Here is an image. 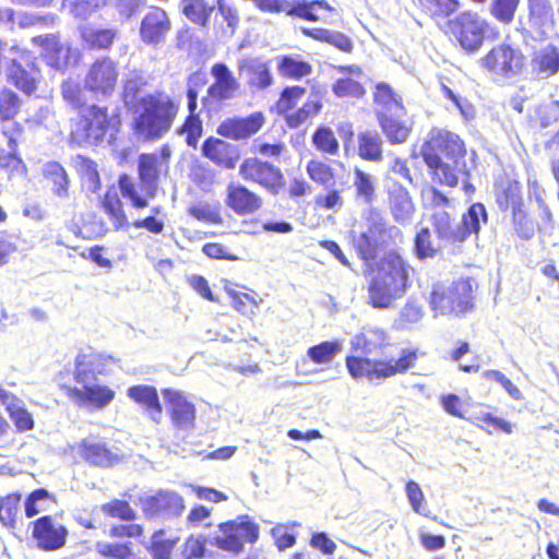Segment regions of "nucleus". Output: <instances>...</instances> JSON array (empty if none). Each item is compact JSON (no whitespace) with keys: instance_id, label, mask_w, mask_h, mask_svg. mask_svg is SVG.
<instances>
[{"instance_id":"41","label":"nucleus","mask_w":559,"mask_h":559,"mask_svg":"<svg viewBox=\"0 0 559 559\" xmlns=\"http://www.w3.org/2000/svg\"><path fill=\"white\" fill-rule=\"evenodd\" d=\"M481 222H487L486 209L480 203H474L462 216V221L459 224V231L464 234V240L471 234H478Z\"/></svg>"},{"instance_id":"21","label":"nucleus","mask_w":559,"mask_h":559,"mask_svg":"<svg viewBox=\"0 0 559 559\" xmlns=\"http://www.w3.org/2000/svg\"><path fill=\"white\" fill-rule=\"evenodd\" d=\"M262 114L254 112L246 118H229L217 128V133L224 138L242 140L255 134L262 127Z\"/></svg>"},{"instance_id":"29","label":"nucleus","mask_w":559,"mask_h":559,"mask_svg":"<svg viewBox=\"0 0 559 559\" xmlns=\"http://www.w3.org/2000/svg\"><path fill=\"white\" fill-rule=\"evenodd\" d=\"M227 190V205L239 215L252 214L262 205L261 198L243 186L230 185Z\"/></svg>"},{"instance_id":"10","label":"nucleus","mask_w":559,"mask_h":559,"mask_svg":"<svg viewBox=\"0 0 559 559\" xmlns=\"http://www.w3.org/2000/svg\"><path fill=\"white\" fill-rule=\"evenodd\" d=\"M395 227H388L383 218L377 214H370L366 230L356 239V247L366 261L376 257L377 250L388 245L393 234H397Z\"/></svg>"},{"instance_id":"32","label":"nucleus","mask_w":559,"mask_h":559,"mask_svg":"<svg viewBox=\"0 0 559 559\" xmlns=\"http://www.w3.org/2000/svg\"><path fill=\"white\" fill-rule=\"evenodd\" d=\"M341 73L349 74L348 78H341L333 84V92L338 97H356L364 96L365 88L357 81L362 76V70L357 66L340 67Z\"/></svg>"},{"instance_id":"1","label":"nucleus","mask_w":559,"mask_h":559,"mask_svg":"<svg viewBox=\"0 0 559 559\" xmlns=\"http://www.w3.org/2000/svg\"><path fill=\"white\" fill-rule=\"evenodd\" d=\"M146 85L143 72L130 70L123 83V102L127 107L140 105L141 112L134 120L138 134L145 140H157L171 128L179 106L164 93L141 97L140 92Z\"/></svg>"},{"instance_id":"58","label":"nucleus","mask_w":559,"mask_h":559,"mask_svg":"<svg viewBox=\"0 0 559 559\" xmlns=\"http://www.w3.org/2000/svg\"><path fill=\"white\" fill-rule=\"evenodd\" d=\"M20 499V495H9L0 500V521L5 526H14Z\"/></svg>"},{"instance_id":"33","label":"nucleus","mask_w":559,"mask_h":559,"mask_svg":"<svg viewBox=\"0 0 559 559\" xmlns=\"http://www.w3.org/2000/svg\"><path fill=\"white\" fill-rule=\"evenodd\" d=\"M79 452L82 457L94 465L109 466L117 460L104 442L93 437L81 442Z\"/></svg>"},{"instance_id":"44","label":"nucleus","mask_w":559,"mask_h":559,"mask_svg":"<svg viewBox=\"0 0 559 559\" xmlns=\"http://www.w3.org/2000/svg\"><path fill=\"white\" fill-rule=\"evenodd\" d=\"M445 245L428 227L421 228L415 238V250L419 259L432 258Z\"/></svg>"},{"instance_id":"9","label":"nucleus","mask_w":559,"mask_h":559,"mask_svg":"<svg viewBox=\"0 0 559 559\" xmlns=\"http://www.w3.org/2000/svg\"><path fill=\"white\" fill-rule=\"evenodd\" d=\"M108 124L107 110L98 106H91L71 131V143L78 146L97 144L103 141Z\"/></svg>"},{"instance_id":"16","label":"nucleus","mask_w":559,"mask_h":559,"mask_svg":"<svg viewBox=\"0 0 559 559\" xmlns=\"http://www.w3.org/2000/svg\"><path fill=\"white\" fill-rule=\"evenodd\" d=\"M141 507L147 518L178 516L185 508L182 498L174 491H159L156 496L143 498Z\"/></svg>"},{"instance_id":"52","label":"nucleus","mask_w":559,"mask_h":559,"mask_svg":"<svg viewBox=\"0 0 559 559\" xmlns=\"http://www.w3.org/2000/svg\"><path fill=\"white\" fill-rule=\"evenodd\" d=\"M282 4L286 8L284 12H287L289 15H296L308 21H318V16L314 14V8H323L325 10H331L330 5L325 1H301L297 4L289 7L287 3L282 2Z\"/></svg>"},{"instance_id":"62","label":"nucleus","mask_w":559,"mask_h":559,"mask_svg":"<svg viewBox=\"0 0 559 559\" xmlns=\"http://www.w3.org/2000/svg\"><path fill=\"white\" fill-rule=\"evenodd\" d=\"M102 510L112 518H119L124 521H131L135 518L134 511L128 502L121 500H112L102 506Z\"/></svg>"},{"instance_id":"5","label":"nucleus","mask_w":559,"mask_h":559,"mask_svg":"<svg viewBox=\"0 0 559 559\" xmlns=\"http://www.w3.org/2000/svg\"><path fill=\"white\" fill-rule=\"evenodd\" d=\"M473 282L469 278L459 280L445 287L437 284L430 294V307L436 314L460 316L473 308Z\"/></svg>"},{"instance_id":"59","label":"nucleus","mask_w":559,"mask_h":559,"mask_svg":"<svg viewBox=\"0 0 559 559\" xmlns=\"http://www.w3.org/2000/svg\"><path fill=\"white\" fill-rule=\"evenodd\" d=\"M179 133L186 134V142L189 146L195 147L202 135V121L198 115H189L179 129Z\"/></svg>"},{"instance_id":"37","label":"nucleus","mask_w":559,"mask_h":559,"mask_svg":"<svg viewBox=\"0 0 559 559\" xmlns=\"http://www.w3.org/2000/svg\"><path fill=\"white\" fill-rule=\"evenodd\" d=\"M44 176L51 185V190L59 199L69 197L70 180L66 169L57 162H49L44 166Z\"/></svg>"},{"instance_id":"4","label":"nucleus","mask_w":559,"mask_h":559,"mask_svg":"<svg viewBox=\"0 0 559 559\" xmlns=\"http://www.w3.org/2000/svg\"><path fill=\"white\" fill-rule=\"evenodd\" d=\"M418 358L416 349L404 348L400 357L394 359H370L367 357L348 356L346 367L349 374L358 380L366 378L369 381L383 380L413 368Z\"/></svg>"},{"instance_id":"3","label":"nucleus","mask_w":559,"mask_h":559,"mask_svg":"<svg viewBox=\"0 0 559 559\" xmlns=\"http://www.w3.org/2000/svg\"><path fill=\"white\" fill-rule=\"evenodd\" d=\"M411 265L396 252H389L371 269L367 278L368 304L389 309L409 286Z\"/></svg>"},{"instance_id":"42","label":"nucleus","mask_w":559,"mask_h":559,"mask_svg":"<svg viewBox=\"0 0 559 559\" xmlns=\"http://www.w3.org/2000/svg\"><path fill=\"white\" fill-rule=\"evenodd\" d=\"M343 350L341 341H324L307 350L309 359L319 365L331 362Z\"/></svg>"},{"instance_id":"7","label":"nucleus","mask_w":559,"mask_h":559,"mask_svg":"<svg viewBox=\"0 0 559 559\" xmlns=\"http://www.w3.org/2000/svg\"><path fill=\"white\" fill-rule=\"evenodd\" d=\"M258 537L259 526L245 516L219 524L212 544L222 550L238 554L246 543L252 544Z\"/></svg>"},{"instance_id":"49","label":"nucleus","mask_w":559,"mask_h":559,"mask_svg":"<svg viewBox=\"0 0 559 559\" xmlns=\"http://www.w3.org/2000/svg\"><path fill=\"white\" fill-rule=\"evenodd\" d=\"M307 174L311 180L325 188H332L335 183L333 169L321 160H310L307 164Z\"/></svg>"},{"instance_id":"17","label":"nucleus","mask_w":559,"mask_h":559,"mask_svg":"<svg viewBox=\"0 0 559 559\" xmlns=\"http://www.w3.org/2000/svg\"><path fill=\"white\" fill-rule=\"evenodd\" d=\"M21 107L20 97L11 90L0 92V119L2 121V132L9 139L11 151L16 147L15 136L22 132L19 123L13 121Z\"/></svg>"},{"instance_id":"24","label":"nucleus","mask_w":559,"mask_h":559,"mask_svg":"<svg viewBox=\"0 0 559 559\" xmlns=\"http://www.w3.org/2000/svg\"><path fill=\"white\" fill-rule=\"evenodd\" d=\"M389 344L386 332L377 326H365L350 340L353 349L366 356L382 353Z\"/></svg>"},{"instance_id":"14","label":"nucleus","mask_w":559,"mask_h":559,"mask_svg":"<svg viewBox=\"0 0 559 559\" xmlns=\"http://www.w3.org/2000/svg\"><path fill=\"white\" fill-rule=\"evenodd\" d=\"M245 180H251L276 194L282 187L283 176L278 168L258 158H247L239 168Z\"/></svg>"},{"instance_id":"39","label":"nucleus","mask_w":559,"mask_h":559,"mask_svg":"<svg viewBox=\"0 0 559 559\" xmlns=\"http://www.w3.org/2000/svg\"><path fill=\"white\" fill-rule=\"evenodd\" d=\"M103 207L115 229H127L129 222L122 207V202L116 190H109L103 199Z\"/></svg>"},{"instance_id":"18","label":"nucleus","mask_w":559,"mask_h":559,"mask_svg":"<svg viewBox=\"0 0 559 559\" xmlns=\"http://www.w3.org/2000/svg\"><path fill=\"white\" fill-rule=\"evenodd\" d=\"M170 27L171 23L166 11L153 7L141 22V39L147 45H157L165 39Z\"/></svg>"},{"instance_id":"15","label":"nucleus","mask_w":559,"mask_h":559,"mask_svg":"<svg viewBox=\"0 0 559 559\" xmlns=\"http://www.w3.org/2000/svg\"><path fill=\"white\" fill-rule=\"evenodd\" d=\"M164 400L169 408L173 426L180 431L189 432L194 428L195 407L183 392L165 389Z\"/></svg>"},{"instance_id":"48","label":"nucleus","mask_w":559,"mask_h":559,"mask_svg":"<svg viewBox=\"0 0 559 559\" xmlns=\"http://www.w3.org/2000/svg\"><path fill=\"white\" fill-rule=\"evenodd\" d=\"M312 143L318 151L328 155H336L340 150L334 132L328 127H319L314 131Z\"/></svg>"},{"instance_id":"30","label":"nucleus","mask_w":559,"mask_h":559,"mask_svg":"<svg viewBox=\"0 0 559 559\" xmlns=\"http://www.w3.org/2000/svg\"><path fill=\"white\" fill-rule=\"evenodd\" d=\"M390 209L399 223L409 221L414 214L415 207L406 188L396 181L388 186Z\"/></svg>"},{"instance_id":"19","label":"nucleus","mask_w":559,"mask_h":559,"mask_svg":"<svg viewBox=\"0 0 559 559\" xmlns=\"http://www.w3.org/2000/svg\"><path fill=\"white\" fill-rule=\"evenodd\" d=\"M33 524V537L40 549L56 550L66 544L68 530L63 525L53 524L50 516H41Z\"/></svg>"},{"instance_id":"53","label":"nucleus","mask_w":559,"mask_h":559,"mask_svg":"<svg viewBox=\"0 0 559 559\" xmlns=\"http://www.w3.org/2000/svg\"><path fill=\"white\" fill-rule=\"evenodd\" d=\"M74 379L76 383L81 384L80 389L97 384L95 370L85 356H78L76 358Z\"/></svg>"},{"instance_id":"60","label":"nucleus","mask_w":559,"mask_h":559,"mask_svg":"<svg viewBox=\"0 0 559 559\" xmlns=\"http://www.w3.org/2000/svg\"><path fill=\"white\" fill-rule=\"evenodd\" d=\"M406 496L409 501V504L412 506L413 510L416 513H419L424 516H429V511L424 506V502H425L424 492L416 481L409 480L406 484Z\"/></svg>"},{"instance_id":"35","label":"nucleus","mask_w":559,"mask_h":559,"mask_svg":"<svg viewBox=\"0 0 559 559\" xmlns=\"http://www.w3.org/2000/svg\"><path fill=\"white\" fill-rule=\"evenodd\" d=\"M382 138L374 130H366L358 134V155L365 160H382Z\"/></svg>"},{"instance_id":"11","label":"nucleus","mask_w":559,"mask_h":559,"mask_svg":"<svg viewBox=\"0 0 559 559\" xmlns=\"http://www.w3.org/2000/svg\"><path fill=\"white\" fill-rule=\"evenodd\" d=\"M32 43L41 49L45 61L55 70H66L71 60L76 58V50L69 43H61L56 34L34 36Z\"/></svg>"},{"instance_id":"45","label":"nucleus","mask_w":559,"mask_h":559,"mask_svg":"<svg viewBox=\"0 0 559 559\" xmlns=\"http://www.w3.org/2000/svg\"><path fill=\"white\" fill-rule=\"evenodd\" d=\"M354 187L358 200L366 204L373 201L376 197V179L372 175L356 168L354 170Z\"/></svg>"},{"instance_id":"27","label":"nucleus","mask_w":559,"mask_h":559,"mask_svg":"<svg viewBox=\"0 0 559 559\" xmlns=\"http://www.w3.org/2000/svg\"><path fill=\"white\" fill-rule=\"evenodd\" d=\"M431 226L433 234L445 246L452 242L464 240V234L459 231V224H455L452 214L443 209L436 207L431 215Z\"/></svg>"},{"instance_id":"2","label":"nucleus","mask_w":559,"mask_h":559,"mask_svg":"<svg viewBox=\"0 0 559 559\" xmlns=\"http://www.w3.org/2000/svg\"><path fill=\"white\" fill-rule=\"evenodd\" d=\"M465 146L459 135L432 129L423 146V156L435 178L442 185L455 187L460 176H467Z\"/></svg>"},{"instance_id":"36","label":"nucleus","mask_w":559,"mask_h":559,"mask_svg":"<svg viewBox=\"0 0 559 559\" xmlns=\"http://www.w3.org/2000/svg\"><path fill=\"white\" fill-rule=\"evenodd\" d=\"M179 8L191 23L205 27L210 22L215 5L209 4L205 0H181Z\"/></svg>"},{"instance_id":"28","label":"nucleus","mask_w":559,"mask_h":559,"mask_svg":"<svg viewBox=\"0 0 559 559\" xmlns=\"http://www.w3.org/2000/svg\"><path fill=\"white\" fill-rule=\"evenodd\" d=\"M127 395L141 405L153 421L158 424L162 420L163 409L157 390L154 386L144 384L133 385L128 389Z\"/></svg>"},{"instance_id":"38","label":"nucleus","mask_w":559,"mask_h":559,"mask_svg":"<svg viewBox=\"0 0 559 559\" xmlns=\"http://www.w3.org/2000/svg\"><path fill=\"white\" fill-rule=\"evenodd\" d=\"M302 33L316 40L328 43L341 51L350 52L353 50V41L345 34L325 28H302Z\"/></svg>"},{"instance_id":"34","label":"nucleus","mask_w":559,"mask_h":559,"mask_svg":"<svg viewBox=\"0 0 559 559\" xmlns=\"http://www.w3.org/2000/svg\"><path fill=\"white\" fill-rule=\"evenodd\" d=\"M80 35L83 44L88 49H109L117 38L118 31L115 28H97L92 25L80 27Z\"/></svg>"},{"instance_id":"56","label":"nucleus","mask_w":559,"mask_h":559,"mask_svg":"<svg viewBox=\"0 0 559 559\" xmlns=\"http://www.w3.org/2000/svg\"><path fill=\"white\" fill-rule=\"evenodd\" d=\"M518 201V194L511 191L510 195H507L506 206L508 207L509 203H511L513 207L514 224L518 235L523 239H530L534 235V228L532 224L525 218L521 211H515Z\"/></svg>"},{"instance_id":"13","label":"nucleus","mask_w":559,"mask_h":559,"mask_svg":"<svg viewBox=\"0 0 559 559\" xmlns=\"http://www.w3.org/2000/svg\"><path fill=\"white\" fill-rule=\"evenodd\" d=\"M40 71L35 63V58L23 50L19 59H12L8 69V78L12 84L27 95L37 88Z\"/></svg>"},{"instance_id":"47","label":"nucleus","mask_w":559,"mask_h":559,"mask_svg":"<svg viewBox=\"0 0 559 559\" xmlns=\"http://www.w3.org/2000/svg\"><path fill=\"white\" fill-rule=\"evenodd\" d=\"M520 0H491L490 14L501 24L509 25L513 22Z\"/></svg>"},{"instance_id":"55","label":"nucleus","mask_w":559,"mask_h":559,"mask_svg":"<svg viewBox=\"0 0 559 559\" xmlns=\"http://www.w3.org/2000/svg\"><path fill=\"white\" fill-rule=\"evenodd\" d=\"M119 189L123 198H127L131 201L133 207L135 209H144L147 206V198L143 193L141 195L136 189L135 183L132 178L128 175H122L119 178Z\"/></svg>"},{"instance_id":"63","label":"nucleus","mask_w":559,"mask_h":559,"mask_svg":"<svg viewBox=\"0 0 559 559\" xmlns=\"http://www.w3.org/2000/svg\"><path fill=\"white\" fill-rule=\"evenodd\" d=\"M96 550L102 556L112 559H129L131 557V550L123 544L98 542L96 544Z\"/></svg>"},{"instance_id":"46","label":"nucleus","mask_w":559,"mask_h":559,"mask_svg":"<svg viewBox=\"0 0 559 559\" xmlns=\"http://www.w3.org/2000/svg\"><path fill=\"white\" fill-rule=\"evenodd\" d=\"M396 118V116H389L378 121L391 143H403L409 135V128Z\"/></svg>"},{"instance_id":"25","label":"nucleus","mask_w":559,"mask_h":559,"mask_svg":"<svg viewBox=\"0 0 559 559\" xmlns=\"http://www.w3.org/2000/svg\"><path fill=\"white\" fill-rule=\"evenodd\" d=\"M203 155L216 165L226 169H234L239 160L236 146L216 138H209L202 145Z\"/></svg>"},{"instance_id":"26","label":"nucleus","mask_w":559,"mask_h":559,"mask_svg":"<svg viewBox=\"0 0 559 559\" xmlns=\"http://www.w3.org/2000/svg\"><path fill=\"white\" fill-rule=\"evenodd\" d=\"M239 75L252 88H265L272 84V75L266 62L259 58H242L238 61Z\"/></svg>"},{"instance_id":"20","label":"nucleus","mask_w":559,"mask_h":559,"mask_svg":"<svg viewBox=\"0 0 559 559\" xmlns=\"http://www.w3.org/2000/svg\"><path fill=\"white\" fill-rule=\"evenodd\" d=\"M214 82L207 88V95L214 100L233 99L240 87L239 82L225 63H215L211 68Z\"/></svg>"},{"instance_id":"8","label":"nucleus","mask_w":559,"mask_h":559,"mask_svg":"<svg viewBox=\"0 0 559 559\" xmlns=\"http://www.w3.org/2000/svg\"><path fill=\"white\" fill-rule=\"evenodd\" d=\"M487 22L474 12L461 13L449 21L451 35L469 53L478 51L483 46Z\"/></svg>"},{"instance_id":"51","label":"nucleus","mask_w":559,"mask_h":559,"mask_svg":"<svg viewBox=\"0 0 559 559\" xmlns=\"http://www.w3.org/2000/svg\"><path fill=\"white\" fill-rule=\"evenodd\" d=\"M278 71L284 76L301 79L310 74L311 66L293 57H283L278 64Z\"/></svg>"},{"instance_id":"31","label":"nucleus","mask_w":559,"mask_h":559,"mask_svg":"<svg viewBox=\"0 0 559 559\" xmlns=\"http://www.w3.org/2000/svg\"><path fill=\"white\" fill-rule=\"evenodd\" d=\"M159 158L154 154H142L139 158L141 192L153 198L157 189Z\"/></svg>"},{"instance_id":"22","label":"nucleus","mask_w":559,"mask_h":559,"mask_svg":"<svg viewBox=\"0 0 559 559\" xmlns=\"http://www.w3.org/2000/svg\"><path fill=\"white\" fill-rule=\"evenodd\" d=\"M115 391L106 385L94 384L86 389L79 386L69 389V396L79 406L103 409L107 407L115 399Z\"/></svg>"},{"instance_id":"40","label":"nucleus","mask_w":559,"mask_h":559,"mask_svg":"<svg viewBox=\"0 0 559 559\" xmlns=\"http://www.w3.org/2000/svg\"><path fill=\"white\" fill-rule=\"evenodd\" d=\"M533 68L543 78H549L559 71V51L548 46L535 53Z\"/></svg>"},{"instance_id":"64","label":"nucleus","mask_w":559,"mask_h":559,"mask_svg":"<svg viewBox=\"0 0 559 559\" xmlns=\"http://www.w3.org/2000/svg\"><path fill=\"white\" fill-rule=\"evenodd\" d=\"M305 88L300 86L286 87L277 102L280 111H288L296 106L298 100L305 95Z\"/></svg>"},{"instance_id":"12","label":"nucleus","mask_w":559,"mask_h":559,"mask_svg":"<svg viewBox=\"0 0 559 559\" xmlns=\"http://www.w3.org/2000/svg\"><path fill=\"white\" fill-rule=\"evenodd\" d=\"M118 80V66L108 57L97 59L85 76V88L95 95L110 96Z\"/></svg>"},{"instance_id":"54","label":"nucleus","mask_w":559,"mask_h":559,"mask_svg":"<svg viewBox=\"0 0 559 559\" xmlns=\"http://www.w3.org/2000/svg\"><path fill=\"white\" fill-rule=\"evenodd\" d=\"M10 418L13 420L14 425L16 426L17 430L20 431H27L33 429L34 427V420L31 415L25 408L23 402L17 399L14 403L10 404V406L7 408Z\"/></svg>"},{"instance_id":"61","label":"nucleus","mask_w":559,"mask_h":559,"mask_svg":"<svg viewBox=\"0 0 559 559\" xmlns=\"http://www.w3.org/2000/svg\"><path fill=\"white\" fill-rule=\"evenodd\" d=\"M25 122L32 129L45 128L51 130L55 128L56 119L49 107H40Z\"/></svg>"},{"instance_id":"23","label":"nucleus","mask_w":559,"mask_h":559,"mask_svg":"<svg viewBox=\"0 0 559 559\" xmlns=\"http://www.w3.org/2000/svg\"><path fill=\"white\" fill-rule=\"evenodd\" d=\"M374 112L378 120L404 114L402 97L386 83H377L373 91Z\"/></svg>"},{"instance_id":"43","label":"nucleus","mask_w":559,"mask_h":559,"mask_svg":"<svg viewBox=\"0 0 559 559\" xmlns=\"http://www.w3.org/2000/svg\"><path fill=\"white\" fill-rule=\"evenodd\" d=\"M109 0H63L62 5L69 9L75 17L86 20L105 7L109 5Z\"/></svg>"},{"instance_id":"6","label":"nucleus","mask_w":559,"mask_h":559,"mask_svg":"<svg viewBox=\"0 0 559 559\" xmlns=\"http://www.w3.org/2000/svg\"><path fill=\"white\" fill-rule=\"evenodd\" d=\"M478 62L495 81H501L521 73L524 67V56L510 45L500 44L488 51Z\"/></svg>"},{"instance_id":"50","label":"nucleus","mask_w":559,"mask_h":559,"mask_svg":"<svg viewBox=\"0 0 559 559\" xmlns=\"http://www.w3.org/2000/svg\"><path fill=\"white\" fill-rule=\"evenodd\" d=\"M50 498V493L44 488L34 490L25 500L26 516L33 518L40 512L47 511Z\"/></svg>"},{"instance_id":"57","label":"nucleus","mask_w":559,"mask_h":559,"mask_svg":"<svg viewBox=\"0 0 559 559\" xmlns=\"http://www.w3.org/2000/svg\"><path fill=\"white\" fill-rule=\"evenodd\" d=\"M163 531H157L151 539V550L154 559H169L177 538H165Z\"/></svg>"}]
</instances>
